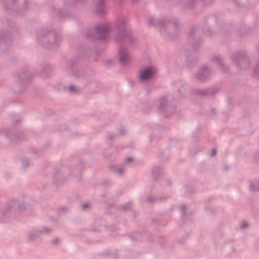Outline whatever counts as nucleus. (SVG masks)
Wrapping results in <instances>:
<instances>
[{"label": "nucleus", "mask_w": 259, "mask_h": 259, "mask_svg": "<svg viewBox=\"0 0 259 259\" xmlns=\"http://www.w3.org/2000/svg\"><path fill=\"white\" fill-rule=\"evenodd\" d=\"M61 40V36L52 29L42 28L37 32L36 41L42 48L56 50L60 46Z\"/></svg>", "instance_id": "1"}, {"label": "nucleus", "mask_w": 259, "mask_h": 259, "mask_svg": "<svg viewBox=\"0 0 259 259\" xmlns=\"http://www.w3.org/2000/svg\"><path fill=\"white\" fill-rule=\"evenodd\" d=\"M16 28L15 23L6 18L0 17V52L5 53L12 42L11 31Z\"/></svg>", "instance_id": "2"}, {"label": "nucleus", "mask_w": 259, "mask_h": 259, "mask_svg": "<svg viewBox=\"0 0 259 259\" xmlns=\"http://www.w3.org/2000/svg\"><path fill=\"white\" fill-rule=\"evenodd\" d=\"M114 29L115 33L114 39L117 42H121L125 38H127L131 44H134L137 40L136 37L131 34V30L124 19L118 21Z\"/></svg>", "instance_id": "3"}, {"label": "nucleus", "mask_w": 259, "mask_h": 259, "mask_svg": "<svg viewBox=\"0 0 259 259\" xmlns=\"http://www.w3.org/2000/svg\"><path fill=\"white\" fill-rule=\"evenodd\" d=\"M231 62L237 69L245 70L250 67L251 59L249 53L246 50H240L232 55Z\"/></svg>", "instance_id": "4"}, {"label": "nucleus", "mask_w": 259, "mask_h": 259, "mask_svg": "<svg viewBox=\"0 0 259 259\" xmlns=\"http://www.w3.org/2000/svg\"><path fill=\"white\" fill-rule=\"evenodd\" d=\"M179 20L174 17H167L162 29L170 39L178 38L181 33Z\"/></svg>", "instance_id": "5"}, {"label": "nucleus", "mask_w": 259, "mask_h": 259, "mask_svg": "<svg viewBox=\"0 0 259 259\" xmlns=\"http://www.w3.org/2000/svg\"><path fill=\"white\" fill-rule=\"evenodd\" d=\"M66 71L68 73L72 75L75 77H85L90 82L97 78L96 71L92 69H88L85 70L78 69L75 67V61L72 60L69 62L66 66Z\"/></svg>", "instance_id": "6"}, {"label": "nucleus", "mask_w": 259, "mask_h": 259, "mask_svg": "<svg viewBox=\"0 0 259 259\" xmlns=\"http://www.w3.org/2000/svg\"><path fill=\"white\" fill-rule=\"evenodd\" d=\"M27 0H6L4 8L6 12L10 14L16 13L21 15L28 9Z\"/></svg>", "instance_id": "7"}, {"label": "nucleus", "mask_w": 259, "mask_h": 259, "mask_svg": "<svg viewBox=\"0 0 259 259\" xmlns=\"http://www.w3.org/2000/svg\"><path fill=\"white\" fill-rule=\"evenodd\" d=\"M203 32L198 26L191 28L188 34V45L194 51L199 49L203 42Z\"/></svg>", "instance_id": "8"}, {"label": "nucleus", "mask_w": 259, "mask_h": 259, "mask_svg": "<svg viewBox=\"0 0 259 259\" xmlns=\"http://www.w3.org/2000/svg\"><path fill=\"white\" fill-rule=\"evenodd\" d=\"M17 210H19L17 198H13L9 200L6 202L5 207L1 211L0 221L5 222L7 220L13 218Z\"/></svg>", "instance_id": "9"}, {"label": "nucleus", "mask_w": 259, "mask_h": 259, "mask_svg": "<svg viewBox=\"0 0 259 259\" xmlns=\"http://www.w3.org/2000/svg\"><path fill=\"white\" fill-rule=\"evenodd\" d=\"M109 31V25L106 24H101L97 25L94 30H88L86 35L91 39L102 41L107 39Z\"/></svg>", "instance_id": "10"}, {"label": "nucleus", "mask_w": 259, "mask_h": 259, "mask_svg": "<svg viewBox=\"0 0 259 259\" xmlns=\"http://www.w3.org/2000/svg\"><path fill=\"white\" fill-rule=\"evenodd\" d=\"M158 108L161 114L168 117L176 112V101L168 100V96H161L158 100Z\"/></svg>", "instance_id": "11"}, {"label": "nucleus", "mask_w": 259, "mask_h": 259, "mask_svg": "<svg viewBox=\"0 0 259 259\" xmlns=\"http://www.w3.org/2000/svg\"><path fill=\"white\" fill-rule=\"evenodd\" d=\"M203 23L207 26V30L210 36L223 33L222 23L216 16L210 15L206 17L203 20Z\"/></svg>", "instance_id": "12"}, {"label": "nucleus", "mask_w": 259, "mask_h": 259, "mask_svg": "<svg viewBox=\"0 0 259 259\" xmlns=\"http://www.w3.org/2000/svg\"><path fill=\"white\" fill-rule=\"evenodd\" d=\"M213 74L214 71L212 68L204 64L201 66L194 74L193 79L199 83H204L209 80Z\"/></svg>", "instance_id": "13"}, {"label": "nucleus", "mask_w": 259, "mask_h": 259, "mask_svg": "<svg viewBox=\"0 0 259 259\" xmlns=\"http://www.w3.org/2000/svg\"><path fill=\"white\" fill-rule=\"evenodd\" d=\"M33 76V74L27 68H23L19 70L16 74L15 77L17 82L23 87L17 92L19 93H23L25 90L24 85L29 82Z\"/></svg>", "instance_id": "14"}, {"label": "nucleus", "mask_w": 259, "mask_h": 259, "mask_svg": "<svg viewBox=\"0 0 259 259\" xmlns=\"http://www.w3.org/2000/svg\"><path fill=\"white\" fill-rule=\"evenodd\" d=\"M17 199L19 210L32 211L34 210L36 201L32 196L28 194L23 193Z\"/></svg>", "instance_id": "15"}, {"label": "nucleus", "mask_w": 259, "mask_h": 259, "mask_svg": "<svg viewBox=\"0 0 259 259\" xmlns=\"http://www.w3.org/2000/svg\"><path fill=\"white\" fill-rule=\"evenodd\" d=\"M157 74V69L155 67L149 65L141 70L139 76V81L145 83L151 80Z\"/></svg>", "instance_id": "16"}, {"label": "nucleus", "mask_w": 259, "mask_h": 259, "mask_svg": "<svg viewBox=\"0 0 259 259\" xmlns=\"http://www.w3.org/2000/svg\"><path fill=\"white\" fill-rule=\"evenodd\" d=\"M0 135H4L12 142L22 139L25 136L23 131H16L12 128H0Z\"/></svg>", "instance_id": "17"}, {"label": "nucleus", "mask_w": 259, "mask_h": 259, "mask_svg": "<svg viewBox=\"0 0 259 259\" xmlns=\"http://www.w3.org/2000/svg\"><path fill=\"white\" fill-rule=\"evenodd\" d=\"M167 19L166 18H156L153 16H150L148 18L147 23L148 25L154 27H159L162 29Z\"/></svg>", "instance_id": "18"}, {"label": "nucleus", "mask_w": 259, "mask_h": 259, "mask_svg": "<svg viewBox=\"0 0 259 259\" xmlns=\"http://www.w3.org/2000/svg\"><path fill=\"white\" fill-rule=\"evenodd\" d=\"M119 61L122 66H125L130 60V56L127 50L121 47L119 50Z\"/></svg>", "instance_id": "19"}, {"label": "nucleus", "mask_w": 259, "mask_h": 259, "mask_svg": "<svg viewBox=\"0 0 259 259\" xmlns=\"http://www.w3.org/2000/svg\"><path fill=\"white\" fill-rule=\"evenodd\" d=\"M94 5L95 8L96 13L99 16H101L105 13V0H95Z\"/></svg>", "instance_id": "20"}, {"label": "nucleus", "mask_w": 259, "mask_h": 259, "mask_svg": "<svg viewBox=\"0 0 259 259\" xmlns=\"http://www.w3.org/2000/svg\"><path fill=\"white\" fill-rule=\"evenodd\" d=\"M86 86L90 87L91 92L95 93L99 92V90L102 88V83L99 81L97 77L90 82H88Z\"/></svg>", "instance_id": "21"}, {"label": "nucleus", "mask_w": 259, "mask_h": 259, "mask_svg": "<svg viewBox=\"0 0 259 259\" xmlns=\"http://www.w3.org/2000/svg\"><path fill=\"white\" fill-rule=\"evenodd\" d=\"M212 60L216 63L221 70L225 72L228 73L229 71V68L228 66L225 63L223 59L220 56H214L212 58Z\"/></svg>", "instance_id": "22"}, {"label": "nucleus", "mask_w": 259, "mask_h": 259, "mask_svg": "<svg viewBox=\"0 0 259 259\" xmlns=\"http://www.w3.org/2000/svg\"><path fill=\"white\" fill-rule=\"evenodd\" d=\"M83 52L85 55L91 57L95 61H96L98 57L101 55V52L100 51L87 47L83 48Z\"/></svg>", "instance_id": "23"}, {"label": "nucleus", "mask_w": 259, "mask_h": 259, "mask_svg": "<svg viewBox=\"0 0 259 259\" xmlns=\"http://www.w3.org/2000/svg\"><path fill=\"white\" fill-rule=\"evenodd\" d=\"M222 252L226 256H230L236 252V249L232 243H227L223 246Z\"/></svg>", "instance_id": "24"}, {"label": "nucleus", "mask_w": 259, "mask_h": 259, "mask_svg": "<svg viewBox=\"0 0 259 259\" xmlns=\"http://www.w3.org/2000/svg\"><path fill=\"white\" fill-rule=\"evenodd\" d=\"M163 170L161 166H155L152 169L151 176L152 179L154 181H157L159 178L163 175Z\"/></svg>", "instance_id": "25"}, {"label": "nucleus", "mask_w": 259, "mask_h": 259, "mask_svg": "<svg viewBox=\"0 0 259 259\" xmlns=\"http://www.w3.org/2000/svg\"><path fill=\"white\" fill-rule=\"evenodd\" d=\"M197 0H183L182 3V8L184 10H192L196 4Z\"/></svg>", "instance_id": "26"}, {"label": "nucleus", "mask_w": 259, "mask_h": 259, "mask_svg": "<svg viewBox=\"0 0 259 259\" xmlns=\"http://www.w3.org/2000/svg\"><path fill=\"white\" fill-rule=\"evenodd\" d=\"M39 236L40 233L38 230H33L26 233V239L28 241H33Z\"/></svg>", "instance_id": "27"}, {"label": "nucleus", "mask_w": 259, "mask_h": 259, "mask_svg": "<svg viewBox=\"0 0 259 259\" xmlns=\"http://www.w3.org/2000/svg\"><path fill=\"white\" fill-rule=\"evenodd\" d=\"M108 169L113 172H116L119 176H122L124 174V168L123 166H118L116 164H110L108 166Z\"/></svg>", "instance_id": "28"}, {"label": "nucleus", "mask_w": 259, "mask_h": 259, "mask_svg": "<svg viewBox=\"0 0 259 259\" xmlns=\"http://www.w3.org/2000/svg\"><path fill=\"white\" fill-rule=\"evenodd\" d=\"M42 75L47 77L48 74L53 71V67L49 63H43L41 64Z\"/></svg>", "instance_id": "29"}, {"label": "nucleus", "mask_w": 259, "mask_h": 259, "mask_svg": "<svg viewBox=\"0 0 259 259\" xmlns=\"http://www.w3.org/2000/svg\"><path fill=\"white\" fill-rule=\"evenodd\" d=\"M250 28L246 26H242L237 30V34L239 36L243 37L246 36L250 31Z\"/></svg>", "instance_id": "30"}, {"label": "nucleus", "mask_w": 259, "mask_h": 259, "mask_svg": "<svg viewBox=\"0 0 259 259\" xmlns=\"http://www.w3.org/2000/svg\"><path fill=\"white\" fill-rule=\"evenodd\" d=\"M219 90L216 86L205 89L206 98L214 96L219 93Z\"/></svg>", "instance_id": "31"}, {"label": "nucleus", "mask_w": 259, "mask_h": 259, "mask_svg": "<svg viewBox=\"0 0 259 259\" xmlns=\"http://www.w3.org/2000/svg\"><path fill=\"white\" fill-rule=\"evenodd\" d=\"M180 210L182 213V218L185 220H187V217L190 214V212L188 211V206L186 204H183L180 206Z\"/></svg>", "instance_id": "32"}, {"label": "nucleus", "mask_w": 259, "mask_h": 259, "mask_svg": "<svg viewBox=\"0 0 259 259\" xmlns=\"http://www.w3.org/2000/svg\"><path fill=\"white\" fill-rule=\"evenodd\" d=\"M50 8L54 14L58 15L60 17H65L66 15V13L64 9H58L55 6H51Z\"/></svg>", "instance_id": "33"}, {"label": "nucleus", "mask_w": 259, "mask_h": 259, "mask_svg": "<svg viewBox=\"0 0 259 259\" xmlns=\"http://www.w3.org/2000/svg\"><path fill=\"white\" fill-rule=\"evenodd\" d=\"M249 189L252 191H259V181L257 180H252L249 182Z\"/></svg>", "instance_id": "34"}, {"label": "nucleus", "mask_w": 259, "mask_h": 259, "mask_svg": "<svg viewBox=\"0 0 259 259\" xmlns=\"http://www.w3.org/2000/svg\"><path fill=\"white\" fill-rule=\"evenodd\" d=\"M192 93L202 98H206L205 89L195 88L192 90Z\"/></svg>", "instance_id": "35"}, {"label": "nucleus", "mask_w": 259, "mask_h": 259, "mask_svg": "<svg viewBox=\"0 0 259 259\" xmlns=\"http://www.w3.org/2000/svg\"><path fill=\"white\" fill-rule=\"evenodd\" d=\"M68 168H62L60 170H58L56 171V175L60 176V178L61 177L63 178H67L68 176L70 175V172L68 171L67 172L66 171L68 170Z\"/></svg>", "instance_id": "36"}, {"label": "nucleus", "mask_w": 259, "mask_h": 259, "mask_svg": "<svg viewBox=\"0 0 259 259\" xmlns=\"http://www.w3.org/2000/svg\"><path fill=\"white\" fill-rule=\"evenodd\" d=\"M146 202L149 204H152L155 202H158V198L157 197L154 196L148 195Z\"/></svg>", "instance_id": "37"}, {"label": "nucleus", "mask_w": 259, "mask_h": 259, "mask_svg": "<svg viewBox=\"0 0 259 259\" xmlns=\"http://www.w3.org/2000/svg\"><path fill=\"white\" fill-rule=\"evenodd\" d=\"M253 76L259 80V61L257 63L253 72Z\"/></svg>", "instance_id": "38"}, {"label": "nucleus", "mask_w": 259, "mask_h": 259, "mask_svg": "<svg viewBox=\"0 0 259 259\" xmlns=\"http://www.w3.org/2000/svg\"><path fill=\"white\" fill-rule=\"evenodd\" d=\"M131 206H132V204L130 202H129L125 204L121 205V206H119L118 209L120 210H123V211H127L131 209Z\"/></svg>", "instance_id": "39"}, {"label": "nucleus", "mask_w": 259, "mask_h": 259, "mask_svg": "<svg viewBox=\"0 0 259 259\" xmlns=\"http://www.w3.org/2000/svg\"><path fill=\"white\" fill-rule=\"evenodd\" d=\"M30 165V161L27 158L23 159L21 160V166L23 169H26Z\"/></svg>", "instance_id": "40"}, {"label": "nucleus", "mask_w": 259, "mask_h": 259, "mask_svg": "<svg viewBox=\"0 0 259 259\" xmlns=\"http://www.w3.org/2000/svg\"><path fill=\"white\" fill-rule=\"evenodd\" d=\"M68 92L71 93H78L79 89L73 84H70L68 88Z\"/></svg>", "instance_id": "41"}, {"label": "nucleus", "mask_w": 259, "mask_h": 259, "mask_svg": "<svg viewBox=\"0 0 259 259\" xmlns=\"http://www.w3.org/2000/svg\"><path fill=\"white\" fill-rule=\"evenodd\" d=\"M187 89V84L185 83H182L180 88L178 89V92L181 95H182L185 92Z\"/></svg>", "instance_id": "42"}, {"label": "nucleus", "mask_w": 259, "mask_h": 259, "mask_svg": "<svg viewBox=\"0 0 259 259\" xmlns=\"http://www.w3.org/2000/svg\"><path fill=\"white\" fill-rule=\"evenodd\" d=\"M252 161L256 164H259V151L255 152L252 155Z\"/></svg>", "instance_id": "43"}, {"label": "nucleus", "mask_w": 259, "mask_h": 259, "mask_svg": "<svg viewBox=\"0 0 259 259\" xmlns=\"http://www.w3.org/2000/svg\"><path fill=\"white\" fill-rule=\"evenodd\" d=\"M172 6H181L182 7V0H167Z\"/></svg>", "instance_id": "44"}, {"label": "nucleus", "mask_w": 259, "mask_h": 259, "mask_svg": "<svg viewBox=\"0 0 259 259\" xmlns=\"http://www.w3.org/2000/svg\"><path fill=\"white\" fill-rule=\"evenodd\" d=\"M38 230L40 234L41 233H44L45 234L48 235L52 232V229L48 227H44L42 229H39Z\"/></svg>", "instance_id": "45"}, {"label": "nucleus", "mask_w": 259, "mask_h": 259, "mask_svg": "<svg viewBox=\"0 0 259 259\" xmlns=\"http://www.w3.org/2000/svg\"><path fill=\"white\" fill-rule=\"evenodd\" d=\"M91 203H85L84 204H82L81 205V210L83 211H87L91 208Z\"/></svg>", "instance_id": "46"}, {"label": "nucleus", "mask_w": 259, "mask_h": 259, "mask_svg": "<svg viewBox=\"0 0 259 259\" xmlns=\"http://www.w3.org/2000/svg\"><path fill=\"white\" fill-rule=\"evenodd\" d=\"M102 225H103V221L100 219L97 220L94 224V228L95 230H97L98 229L96 228L99 227Z\"/></svg>", "instance_id": "47"}, {"label": "nucleus", "mask_w": 259, "mask_h": 259, "mask_svg": "<svg viewBox=\"0 0 259 259\" xmlns=\"http://www.w3.org/2000/svg\"><path fill=\"white\" fill-rule=\"evenodd\" d=\"M116 137L117 136L116 134H113V133H109L106 136V139L109 141L113 140L115 139Z\"/></svg>", "instance_id": "48"}, {"label": "nucleus", "mask_w": 259, "mask_h": 259, "mask_svg": "<svg viewBox=\"0 0 259 259\" xmlns=\"http://www.w3.org/2000/svg\"><path fill=\"white\" fill-rule=\"evenodd\" d=\"M187 238V235H185L181 237H179L177 238V242H178L180 243H183L186 241Z\"/></svg>", "instance_id": "49"}, {"label": "nucleus", "mask_w": 259, "mask_h": 259, "mask_svg": "<svg viewBox=\"0 0 259 259\" xmlns=\"http://www.w3.org/2000/svg\"><path fill=\"white\" fill-rule=\"evenodd\" d=\"M248 227V223L245 222V221H243V222H242L241 223H240V229L241 230H244L245 229H247Z\"/></svg>", "instance_id": "50"}, {"label": "nucleus", "mask_w": 259, "mask_h": 259, "mask_svg": "<svg viewBox=\"0 0 259 259\" xmlns=\"http://www.w3.org/2000/svg\"><path fill=\"white\" fill-rule=\"evenodd\" d=\"M186 193L188 194H191L195 192L194 189L192 187H188L185 190Z\"/></svg>", "instance_id": "51"}, {"label": "nucleus", "mask_w": 259, "mask_h": 259, "mask_svg": "<svg viewBox=\"0 0 259 259\" xmlns=\"http://www.w3.org/2000/svg\"><path fill=\"white\" fill-rule=\"evenodd\" d=\"M87 0H72L74 5L84 4Z\"/></svg>", "instance_id": "52"}, {"label": "nucleus", "mask_w": 259, "mask_h": 259, "mask_svg": "<svg viewBox=\"0 0 259 259\" xmlns=\"http://www.w3.org/2000/svg\"><path fill=\"white\" fill-rule=\"evenodd\" d=\"M68 208L66 206H63L60 207L58 208V210H59L63 213L66 212L68 211Z\"/></svg>", "instance_id": "53"}, {"label": "nucleus", "mask_w": 259, "mask_h": 259, "mask_svg": "<svg viewBox=\"0 0 259 259\" xmlns=\"http://www.w3.org/2000/svg\"><path fill=\"white\" fill-rule=\"evenodd\" d=\"M118 133L120 136H123L125 133V130L124 127H121L118 129Z\"/></svg>", "instance_id": "54"}, {"label": "nucleus", "mask_w": 259, "mask_h": 259, "mask_svg": "<svg viewBox=\"0 0 259 259\" xmlns=\"http://www.w3.org/2000/svg\"><path fill=\"white\" fill-rule=\"evenodd\" d=\"M102 184L103 186L108 187L111 185V183L109 181L104 180L102 182Z\"/></svg>", "instance_id": "55"}, {"label": "nucleus", "mask_w": 259, "mask_h": 259, "mask_svg": "<svg viewBox=\"0 0 259 259\" xmlns=\"http://www.w3.org/2000/svg\"><path fill=\"white\" fill-rule=\"evenodd\" d=\"M133 160V158L131 157H126L124 159V163L127 164L128 163L132 162Z\"/></svg>", "instance_id": "56"}, {"label": "nucleus", "mask_w": 259, "mask_h": 259, "mask_svg": "<svg viewBox=\"0 0 259 259\" xmlns=\"http://www.w3.org/2000/svg\"><path fill=\"white\" fill-rule=\"evenodd\" d=\"M157 198H158V201H163L166 200L168 197L167 196H160L157 197Z\"/></svg>", "instance_id": "57"}, {"label": "nucleus", "mask_w": 259, "mask_h": 259, "mask_svg": "<svg viewBox=\"0 0 259 259\" xmlns=\"http://www.w3.org/2000/svg\"><path fill=\"white\" fill-rule=\"evenodd\" d=\"M21 122V120L20 119H18L17 120H16L12 124V125L13 126H16L17 125H18Z\"/></svg>", "instance_id": "58"}, {"label": "nucleus", "mask_w": 259, "mask_h": 259, "mask_svg": "<svg viewBox=\"0 0 259 259\" xmlns=\"http://www.w3.org/2000/svg\"><path fill=\"white\" fill-rule=\"evenodd\" d=\"M233 2L234 3L235 5L238 7H241L243 6L242 4L239 3L238 0H233Z\"/></svg>", "instance_id": "59"}, {"label": "nucleus", "mask_w": 259, "mask_h": 259, "mask_svg": "<svg viewBox=\"0 0 259 259\" xmlns=\"http://www.w3.org/2000/svg\"><path fill=\"white\" fill-rule=\"evenodd\" d=\"M52 243L54 245H57L59 243V239L58 238H56L52 241Z\"/></svg>", "instance_id": "60"}, {"label": "nucleus", "mask_w": 259, "mask_h": 259, "mask_svg": "<svg viewBox=\"0 0 259 259\" xmlns=\"http://www.w3.org/2000/svg\"><path fill=\"white\" fill-rule=\"evenodd\" d=\"M66 125L65 124H60V126L59 127V130H65L66 129Z\"/></svg>", "instance_id": "61"}, {"label": "nucleus", "mask_w": 259, "mask_h": 259, "mask_svg": "<svg viewBox=\"0 0 259 259\" xmlns=\"http://www.w3.org/2000/svg\"><path fill=\"white\" fill-rule=\"evenodd\" d=\"M141 236V233H138L135 236H133V239H135V240H136V239H139L140 237Z\"/></svg>", "instance_id": "62"}, {"label": "nucleus", "mask_w": 259, "mask_h": 259, "mask_svg": "<svg viewBox=\"0 0 259 259\" xmlns=\"http://www.w3.org/2000/svg\"><path fill=\"white\" fill-rule=\"evenodd\" d=\"M217 154V150L215 149H212L211 153L210 156H214Z\"/></svg>", "instance_id": "63"}, {"label": "nucleus", "mask_w": 259, "mask_h": 259, "mask_svg": "<svg viewBox=\"0 0 259 259\" xmlns=\"http://www.w3.org/2000/svg\"><path fill=\"white\" fill-rule=\"evenodd\" d=\"M201 1L205 4H208L211 3L212 0H201Z\"/></svg>", "instance_id": "64"}]
</instances>
